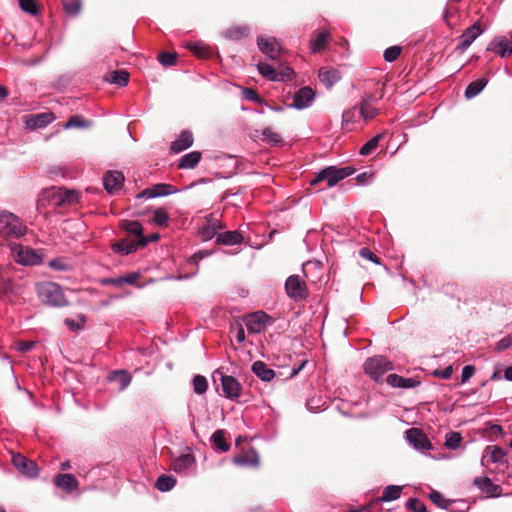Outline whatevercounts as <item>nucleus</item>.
Instances as JSON below:
<instances>
[{
    "mask_svg": "<svg viewBox=\"0 0 512 512\" xmlns=\"http://www.w3.org/2000/svg\"><path fill=\"white\" fill-rule=\"evenodd\" d=\"M36 291L39 299L47 305L62 307L67 304L66 297L61 286L54 282H42L37 284Z\"/></svg>",
    "mask_w": 512,
    "mask_h": 512,
    "instance_id": "1",
    "label": "nucleus"
},
{
    "mask_svg": "<svg viewBox=\"0 0 512 512\" xmlns=\"http://www.w3.org/2000/svg\"><path fill=\"white\" fill-rule=\"evenodd\" d=\"M355 173V169L351 166L337 168L329 166L319 171L316 176L310 180V185L316 186L317 184L326 181V186L331 188L339 181L347 178Z\"/></svg>",
    "mask_w": 512,
    "mask_h": 512,
    "instance_id": "2",
    "label": "nucleus"
},
{
    "mask_svg": "<svg viewBox=\"0 0 512 512\" xmlns=\"http://www.w3.org/2000/svg\"><path fill=\"white\" fill-rule=\"evenodd\" d=\"M27 227L20 218L11 212H0V236L20 238L26 234Z\"/></svg>",
    "mask_w": 512,
    "mask_h": 512,
    "instance_id": "3",
    "label": "nucleus"
},
{
    "mask_svg": "<svg viewBox=\"0 0 512 512\" xmlns=\"http://www.w3.org/2000/svg\"><path fill=\"white\" fill-rule=\"evenodd\" d=\"M363 369L366 375L377 382L382 379L384 374L392 371L394 365L387 357L376 355L364 362Z\"/></svg>",
    "mask_w": 512,
    "mask_h": 512,
    "instance_id": "4",
    "label": "nucleus"
},
{
    "mask_svg": "<svg viewBox=\"0 0 512 512\" xmlns=\"http://www.w3.org/2000/svg\"><path fill=\"white\" fill-rule=\"evenodd\" d=\"M257 69L269 81H287L292 80L295 76L293 69L288 66H281L280 70H277L269 63L259 62Z\"/></svg>",
    "mask_w": 512,
    "mask_h": 512,
    "instance_id": "5",
    "label": "nucleus"
},
{
    "mask_svg": "<svg viewBox=\"0 0 512 512\" xmlns=\"http://www.w3.org/2000/svg\"><path fill=\"white\" fill-rule=\"evenodd\" d=\"M12 465L25 477L35 479L40 474V469L35 461L28 459L20 453L12 454Z\"/></svg>",
    "mask_w": 512,
    "mask_h": 512,
    "instance_id": "6",
    "label": "nucleus"
},
{
    "mask_svg": "<svg viewBox=\"0 0 512 512\" xmlns=\"http://www.w3.org/2000/svg\"><path fill=\"white\" fill-rule=\"evenodd\" d=\"M222 229L223 226L220 220L214 214H209L199 226L198 236L202 241L207 242L214 237L217 238Z\"/></svg>",
    "mask_w": 512,
    "mask_h": 512,
    "instance_id": "7",
    "label": "nucleus"
},
{
    "mask_svg": "<svg viewBox=\"0 0 512 512\" xmlns=\"http://www.w3.org/2000/svg\"><path fill=\"white\" fill-rule=\"evenodd\" d=\"M285 290L288 297L294 301L305 299L308 296L307 286L298 275H291L286 279Z\"/></svg>",
    "mask_w": 512,
    "mask_h": 512,
    "instance_id": "8",
    "label": "nucleus"
},
{
    "mask_svg": "<svg viewBox=\"0 0 512 512\" xmlns=\"http://www.w3.org/2000/svg\"><path fill=\"white\" fill-rule=\"evenodd\" d=\"M12 253L16 262L22 265H37L42 261L41 256L35 250L22 245H14Z\"/></svg>",
    "mask_w": 512,
    "mask_h": 512,
    "instance_id": "9",
    "label": "nucleus"
},
{
    "mask_svg": "<svg viewBox=\"0 0 512 512\" xmlns=\"http://www.w3.org/2000/svg\"><path fill=\"white\" fill-rule=\"evenodd\" d=\"M407 442L416 450L425 452L432 449V444L428 437L418 428H411L405 432Z\"/></svg>",
    "mask_w": 512,
    "mask_h": 512,
    "instance_id": "10",
    "label": "nucleus"
},
{
    "mask_svg": "<svg viewBox=\"0 0 512 512\" xmlns=\"http://www.w3.org/2000/svg\"><path fill=\"white\" fill-rule=\"evenodd\" d=\"M486 50L507 58L512 54V42L504 36H496L488 43Z\"/></svg>",
    "mask_w": 512,
    "mask_h": 512,
    "instance_id": "11",
    "label": "nucleus"
},
{
    "mask_svg": "<svg viewBox=\"0 0 512 512\" xmlns=\"http://www.w3.org/2000/svg\"><path fill=\"white\" fill-rule=\"evenodd\" d=\"M482 33L483 29L478 22L468 27L460 36V43L457 45V50L460 52L466 51Z\"/></svg>",
    "mask_w": 512,
    "mask_h": 512,
    "instance_id": "12",
    "label": "nucleus"
},
{
    "mask_svg": "<svg viewBox=\"0 0 512 512\" xmlns=\"http://www.w3.org/2000/svg\"><path fill=\"white\" fill-rule=\"evenodd\" d=\"M178 190L171 184L159 183L150 188L144 189L139 195V198L153 199L157 197L168 196L175 194Z\"/></svg>",
    "mask_w": 512,
    "mask_h": 512,
    "instance_id": "13",
    "label": "nucleus"
},
{
    "mask_svg": "<svg viewBox=\"0 0 512 512\" xmlns=\"http://www.w3.org/2000/svg\"><path fill=\"white\" fill-rule=\"evenodd\" d=\"M257 45L259 50L272 60L277 59L281 52V47L274 37L264 38L259 36Z\"/></svg>",
    "mask_w": 512,
    "mask_h": 512,
    "instance_id": "14",
    "label": "nucleus"
},
{
    "mask_svg": "<svg viewBox=\"0 0 512 512\" xmlns=\"http://www.w3.org/2000/svg\"><path fill=\"white\" fill-rule=\"evenodd\" d=\"M315 98V92L310 87L300 88L293 97L291 108L302 110L309 107Z\"/></svg>",
    "mask_w": 512,
    "mask_h": 512,
    "instance_id": "15",
    "label": "nucleus"
},
{
    "mask_svg": "<svg viewBox=\"0 0 512 512\" xmlns=\"http://www.w3.org/2000/svg\"><path fill=\"white\" fill-rule=\"evenodd\" d=\"M120 228L128 234L135 236L138 244L141 246H146L149 243V240L143 235V227L140 222L134 220H122Z\"/></svg>",
    "mask_w": 512,
    "mask_h": 512,
    "instance_id": "16",
    "label": "nucleus"
},
{
    "mask_svg": "<svg viewBox=\"0 0 512 512\" xmlns=\"http://www.w3.org/2000/svg\"><path fill=\"white\" fill-rule=\"evenodd\" d=\"M124 175L120 171H108L103 177V185L109 194H113L123 187Z\"/></svg>",
    "mask_w": 512,
    "mask_h": 512,
    "instance_id": "17",
    "label": "nucleus"
},
{
    "mask_svg": "<svg viewBox=\"0 0 512 512\" xmlns=\"http://www.w3.org/2000/svg\"><path fill=\"white\" fill-rule=\"evenodd\" d=\"M222 390L226 398L236 399L241 395V384L233 376H222Z\"/></svg>",
    "mask_w": 512,
    "mask_h": 512,
    "instance_id": "18",
    "label": "nucleus"
},
{
    "mask_svg": "<svg viewBox=\"0 0 512 512\" xmlns=\"http://www.w3.org/2000/svg\"><path fill=\"white\" fill-rule=\"evenodd\" d=\"M53 483L56 487L61 488L66 493H72L79 487V482L73 474L59 473L54 479Z\"/></svg>",
    "mask_w": 512,
    "mask_h": 512,
    "instance_id": "19",
    "label": "nucleus"
},
{
    "mask_svg": "<svg viewBox=\"0 0 512 512\" xmlns=\"http://www.w3.org/2000/svg\"><path fill=\"white\" fill-rule=\"evenodd\" d=\"M506 456V452L499 446H487L481 458V465L486 466L488 462L500 463Z\"/></svg>",
    "mask_w": 512,
    "mask_h": 512,
    "instance_id": "20",
    "label": "nucleus"
},
{
    "mask_svg": "<svg viewBox=\"0 0 512 512\" xmlns=\"http://www.w3.org/2000/svg\"><path fill=\"white\" fill-rule=\"evenodd\" d=\"M386 382L391 387L403 389L415 388L421 384L416 378H405L398 374H389L386 378Z\"/></svg>",
    "mask_w": 512,
    "mask_h": 512,
    "instance_id": "21",
    "label": "nucleus"
},
{
    "mask_svg": "<svg viewBox=\"0 0 512 512\" xmlns=\"http://www.w3.org/2000/svg\"><path fill=\"white\" fill-rule=\"evenodd\" d=\"M318 77L330 89L341 79V73L338 69L332 67H322L319 69Z\"/></svg>",
    "mask_w": 512,
    "mask_h": 512,
    "instance_id": "22",
    "label": "nucleus"
},
{
    "mask_svg": "<svg viewBox=\"0 0 512 512\" xmlns=\"http://www.w3.org/2000/svg\"><path fill=\"white\" fill-rule=\"evenodd\" d=\"M193 134L188 130L180 133L178 138L171 143L170 150L173 153H180L193 145Z\"/></svg>",
    "mask_w": 512,
    "mask_h": 512,
    "instance_id": "23",
    "label": "nucleus"
},
{
    "mask_svg": "<svg viewBox=\"0 0 512 512\" xmlns=\"http://www.w3.org/2000/svg\"><path fill=\"white\" fill-rule=\"evenodd\" d=\"M55 117L51 112L39 113L36 115H30L29 119L26 120V124L29 128H44L54 121Z\"/></svg>",
    "mask_w": 512,
    "mask_h": 512,
    "instance_id": "24",
    "label": "nucleus"
},
{
    "mask_svg": "<svg viewBox=\"0 0 512 512\" xmlns=\"http://www.w3.org/2000/svg\"><path fill=\"white\" fill-rule=\"evenodd\" d=\"M377 99L374 96H367L360 103L359 111L361 116L365 120L374 118L378 114V108L376 107Z\"/></svg>",
    "mask_w": 512,
    "mask_h": 512,
    "instance_id": "25",
    "label": "nucleus"
},
{
    "mask_svg": "<svg viewBox=\"0 0 512 512\" xmlns=\"http://www.w3.org/2000/svg\"><path fill=\"white\" fill-rule=\"evenodd\" d=\"M195 464L194 455L182 454L172 461V468L176 473H186Z\"/></svg>",
    "mask_w": 512,
    "mask_h": 512,
    "instance_id": "26",
    "label": "nucleus"
},
{
    "mask_svg": "<svg viewBox=\"0 0 512 512\" xmlns=\"http://www.w3.org/2000/svg\"><path fill=\"white\" fill-rule=\"evenodd\" d=\"M251 370L260 380L265 382H269L275 377V371L260 360L252 364Z\"/></svg>",
    "mask_w": 512,
    "mask_h": 512,
    "instance_id": "27",
    "label": "nucleus"
},
{
    "mask_svg": "<svg viewBox=\"0 0 512 512\" xmlns=\"http://www.w3.org/2000/svg\"><path fill=\"white\" fill-rule=\"evenodd\" d=\"M267 317L264 312L248 315L245 320L247 329L251 332H260L265 326V318Z\"/></svg>",
    "mask_w": 512,
    "mask_h": 512,
    "instance_id": "28",
    "label": "nucleus"
},
{
    "mask_svg": "<svg viewBox=\"0 0 512 512\" xmlns=\"http://www.w3.org/2000/svg\"><path fill=\"white\" fill-rule=\"evenodd\" d=\"M244 238L242 234L238 231H226L220 232L217 235L216 243L221 245H238L243 242Z\"/></svg>",
    "mask_w": 512,
    "mask_h": 512,
    "instance_id": "29",
    "label": "nucleus"
},
{
    "mask_svg": "<svg viewBox=\"0 0 512 512\" xmlns=\"http://www.w3.org/2000/svg\"><path fill=\"white\" fill-rule=\"evenodd\" d=\"M139 247H142L138 244V241H132L129 239H123L120 242L113 244L112 249L114 252L120 253L122 255H129L136 251Z\"/></svg>",
    "mask_w": 512,
    "mask_h": 512,
    "instance_id": "30",
    "label": "nucleus"
},
{
    "mask_svg": "<svg viewBox=\"0 0 512 512\" xmlns=\"http://www.w3.org/2000/svg\"><path fill=\"white\" fill-rule=\"evenodd\" d=\"M201 160V152L192 151L181 157L178 163L180 169H193Z\"/></svg>",
    "mask_w": 512,
    "mask_h": 512,
    "instance_id": "31",
    "label": "nucleus"
},
{
    "mask_svg": "<svg viewBox=\"0 0 512 512\" xmlns=\"http://www.w3.org/2000/svg\"><path fill=\"white\" fill-rule=\"evenodd\" d=\"M108 380L117 382L119 384V389H126L131 383L132 377L129 372L125 370H117L113 371L108 375Z\"/></svg>",
    "mask_w": 512,
    "mask_h": 512,
    "instance_id": "32",
    "label": "nucleus"
},
{
    "mask_svg": "<svg viewBox=\"0 0 512 512\" xmlns=\"http://www.w3.org/2000/svg\"><path fill=\"white\" fill-rule=\"evenodd\" d=\"M329 34L326 31L315 33L310 41V48L313 53L324 50L328 44Z\"/></svg>",
    "mask_w": 512,
    "mask_h": 512,
    "instance_id": "33",
    "label": "nucleus"
},
{
    "mask_svg": "<svg viewBox=\"0 0 512 512\" xmlns=\"http://www.w3.org/2000/svg\"><path fill=\"white\" fill-rule=\"evenodd\" d=\"M209 255H211V252L210 251H207V250H199L197 251L196 253H194L191 257H189V259L187 260V264L188 265H192V266H195V271L191 274H187V275H180L177 277L178 280H183V279H188L194 275H196L197 271H198V261L201 260V259H204L206 257H208Z\"/></svg>",
    "mask_w": 512,
    "mask_h": 512,
    "instance_id": "34",
    "label": "nucleus"
},
{
    "mask_svg": "<svg viewBox=\"0 0 512 512\" xmlns=\"http://www.w3.org/2000/svg\"><path fill=\"white\" fill-rule=\"evenodd\" d=\"M211 442L220 452H227L230 449V444L225 438V431L222 429H218L212 434Z\"/></svg>",
    "mask_w": 512,
    "mask_h": 512,
    "instance_id": "35",
    "label": "nucleus"
},
{
    "mask_svg": "<svg viewBox=\"0 0 512 512\" xmlns=\"http://www.w3.org/2000/svg\"><path fill=\"white\" fill-rule=\"evenodd\" d=\"M488 80L486 78H481L476 81H472L465 89V97L467 99H472L477 96L487 85Z\"/></svg>",
    "mask_w": 512,
    "mask_h": 512,
    "instance_id": "36",
    "label": "nucleus"
},
{
    "mask_svg": "<svg viewBox=\"0 0 512 512\" xmlns=\"http://www.w3.org/2000/svg\"><path fill=\"white\" fill-rule=\"evenodd\" d=\"M474 484L478 486L482 490H486L493 496H498L501 491V487L499 485H495L489 478H475Z\"/></svg>",
    "mask_w": 512,
    "mask_h": 512,
    "instance_id": "37",
    "label": "nucleus"
},
{
    "mask_svg": "<svg viewBox=\"0 0 512 512\" xmlns=\"http://www.w3.org/2000/svg\"><path fill=\"white\" fill-rule=\"evenodd\" d=\"M402 492V487L397 485H389L384 488L382 496L378 498L381 502H390L397 500Z\"/></svg>",
    "mask_w": 512,
    "mask_h": 512,
    "instance_id": "38",
    "label": "nucleus"
},
{
    "mask_svg": "<svg viewBox=\"0 0 512 512\" xmlns=\"http://www.w3.org/2000/svg\"><path fill=\"white\" fill-rule=\"evenodd\" d=\"M249 33V27L248 26H237L227 29L224 32L225 38L232 40V41H238L244 37H246Z\"/></svg>",
    "mask_w": 512,
    "mask_h": 512,
    "instance_id": "39",
    "label": "nucleus"
},
{
    "mask_svg": "<svg viewBox=\"0 0 512 512\" xmlns=\"http://www.w3.org/2000/svg\"><path fill=\"white\" fill-rule=\"evenodd\" d=\"M233 462L239 466L257 467L259 465V457H258L257 453H255V452H253L251 455L242 454V455L236 456L233 459Z\"/></svg>",
    "mask_w": 512,
    "mask_h": 512,
    "instance_id": "40",
    "label": "nucleus"
},
{
    "mask_svg": "<svg viewBox=\"0 0 512 512\" xmlns=\"http://www.w3.org/2000/svg\"><path fill=\"white\" fill-rule=\"evenodd\" d=\"M176 485V479L170 475H161L158 477L155 487L161 492H168Z\"/></svg>",
    "mask_w": 512,
    "mask_h": 512,
    "instance_id": "41",
    "label": "nucleus"
},
{
    "mask_svg": "<svg viewBox=\"0 0 512 512\" xmlns=\"http://www.w3.org/2000/svg\"><path fill=\"white\" fill-rule=\"evenodd\" d=\"M106 80L112 84L118 85L119 87H124L129 82V73L124 70H117L112 72Z\"/></svg>",
    "mask_w": 512,
    "mask_h": 512,
    "instance_id": "42",
    "label": "nucleus"
},
{
    "mask_svg": "<svg viewBox=\"0 0 512 512\" xmlns=\"http://www.w3.org/2000/svg\"><path fill=\"white\" fill-rule=\"evenodd\" d=\"M261 141L271 145H278L282 143V138L279 133L273 131L270 127H266L262 129Z\"/></svg>",
    "mask_w": 512,
    "mask_h": 512,
    "instance_id": "43",
    "label": "nucleus"
},
{
    "mask_svg": "<svg viewBox=\"0 0 512 512\" xmlns=\"http://www.w3.org/2000/svg\"><path fill=\"white\" fill-rule=\"evenodd\" d=\"M382 134H377L374 137H372L370 140H368L361 148H360V155L367 156L372 154L376 148L379 145L380 140L382 139Z\"/></svg>",
    "mask_w": 512,
    "mask_h": 512,
    "instance_id": "44",
    "label": "nucleus"
},
{
    "mask_svg": "<svg viewBox=\"0 0 512 512\" xmlns=\"http://www.w3.org/2000/svg\"><path fill=\"white\" fill-rule=\"evenodd\" d=\"M170 220L169 214L164 208H158L153 213V223L163 227L167 226Z\"/></svg>",
    "mask_w": 512,
    "mask_h": 512,
    "instance_id": "45",
    "label": "nucleus"
},
{
    "mask_svg": "<svg viewBox=\"0 0 512 512\" xmlns=\"http://www.w3.org/2000/svg\"><path fill=\"white\" fill-rule=\"evenodd\" d=\"M192 385L194 392L198 395L204 394L208 388L207 379L202 375H195L193 377Z\"/></svg>",
    "mask_w": 512,
    "mask_h": 512,
    "instance_id": "46",
    "label": "nucleus"
},
{
    "mask_svg": "<svg viewBox=\"0 0 512 512\" xmlns=\"http://www.w3.org/2000/svg\"><path fill=\"white\" fill-rule=\"evenodd\" d=\"M78 200V192L75 190H65L58 192V204L74 203Z\"/></svg>",
    "mask_w": 512,
    "mask_h": 512,
    "instance_id": "47",
    "label": "nucleus"
},
{
    "mask_svg": "<svg viewBox=\"0 0 512 512\" xmlns=\"http://www.w3.org/2000/svg\"><path fill=\"white\" fill-rule=\"evenodd\" d=\"M462 437L458 432H449L445 437V446L449 449H457L460 446Z\"/></svg>",
    "mask_w": 512,
    "mask_h": 512,
    "instance_id": "48",
    "label": "nucleus"
},
{
    "mask_svg": "<svg viewBox=\"0 0 512 512\" xmlns=\"http://www.w3.org/2000/svg\"><path fill=\"white\" fill-rule=\"evenodd\" d=\"M429 498L435 505L442 509H447L450 505V501L445 499L444 496L438 491L433 490L429 494Z\"/></svg>",
    "mask_w": 512,
    "mask_h": 512,
    "instance_id": "49",
    "label": "nucleus"
},
{
    "mask_svg": "<svg viewBox=\"0 0 512 512\" xmlns=\"http://www.w3.org/2000/svg\"><path fill=\"white\" fill-rule=\"evenodd\" d=\"M87 127H90V123L88 121L83 120L79 116H72L64 125L65 129Z\"/></svg>",
    "mask_w": 512,
    "mask_h": 512,
    "instance_id": "50",
    "label": "nucleus"
},
{
    "mask_svg": "<svg viewBox=\"0 0 512 512\" xmlns=\"http://www.w3.org/2000/svg\"><path fill=\"white\" fill-rule=\"evenodd\" d=\"M20 8L30 14L36 15L38 13V5L35 0H19Z\"/></svg>",
    "mask_w": 512,
    "mask_h": 512,
    "instance_id": "51",
    "label": "nucleus"
},
{
    "mask_svg": "<svg viewBox=\"0 0 512 512\" xmlns=\"http://www.w3.org/2000/svg\"><path fill=\"white\" fill-rule=\"evenodd\" d=\"M401 54L400 46H391L384 51L383 57L385 61L391 63L394 62Z\"/></svg>",
    "mask_w": 512,
    "mask_h": 512,
    "instance_id": "52",
    "label": "nucleus"
},
{
    "mask_svg": "<svg viewBox=\"0 0 512 512\" xmlns=\"http://www.w3.org/2000/svg\"><path fill=\"white\" fill-rule=\"evenodd\" d=\"M406 508L413 512H427L426 506L417 498H410L406 502Z\"/></svg>",
    "mask_w": 512,
    "mask_h": 512,
    "instance_id": "53",
    "label": "nucleus"
},
{
    "mask_svg": "<svg viewBox=\"0 0 512 512\" xmlns=\"http://www.w3.org/2000/svg\"><path fill=\"white\" fill-rule=\"evenodd\" d=\"M158 61L163 66H172L176 63V54L167 51L161 52L158 55Z\"/></svg>",
    "mask_w": 512,
    "mask_h": 512,
    "instance_id": "54",
    "label": "nucleus"
},
{
    "mask_svg": "<svg viewBox=\"0 0 512 512\" xmlns=\"http://www.w3.org/2000/svg\"><path fill=\"white\" fill-rule=\"evenodd\" d=\"M64 323L71 331H80L84 328L85 317L81 315L80 321L67 318L65 319Z\"/></svg>",
    "mask_w": 512,
    "mask_h": 512,
    "instance_id": "55",
    "label": "nucleus"
},
{
    "mask_svg": "<svg viewBox=\"0 0 512 512\" xmlns=\"http://www.w3.org/2000/svg\"><path fill=\"white\" fill-rule=\"evenodd\" d=\"M65 12L68 15L75 16L81 10V3L78 0H72L64 4Z\"/></svg>",
    "mask_w": 512,
    "mask_h": 512,
    "instance_id": "56",
    "label": "nucleus"
},
{
    "mask_svg": "<svg viewBox=\"0 0 512 512\" xmlns=\"http://www.w3.org/2000/svg\"><path fill=\"white\" fill-rule=\"evenodd\" d=\"M512 348V334H509L500 339L495 346L496 351H503Z\"/></svg>",
    "mask_w": 512,
    "mask_h": 512,
    "instance_id": "57",
    "label": "nucleus"
},
{
    "mask_svg": "<svg viewBox=\"0 0 512 512\" xmlns=\"http://www.w3.org/2000/svg\"><path fill=\"white\" fill-rule=\"evenodd\" d=\"M49 267L56 271H66L69 269V265L62 258H56L49 262Z\"/></svg>",
    "mask_w": 512,
    "mask_h": 512,
    "instance_id": "58",
    "label": "nucleus"
},
{
    "mask_svg": "<svg viewBox=\"0 0 512 512\" xmlns=\"http://www.w3.org/2000/svg\"><path fill=\"white\" fill-rule=\"evenodd\" d=\"M243 96L248 101H252V102H256V103L262 102L261 97L253 89H249V88L244 89Z\"/></svg>",
    "mask_w": 512,
    "mask_h": 512,
    "instance_id": "59",
    "label": "nucleus"
},
{
    "mask_svg": "<svg viewBox=\"0 0 512 512\" xmlns=\"http://www.w3.org/2000/svg\"><path fill=\"white\" fill-rule=\"evenodd\" d=\"M474 373H475V367L473 365L464 366L462 369V374H461L462 383H465L470 378H472Z\"/></svg>",
    "mask_w": 512,
    "mask_h": 512,
    "instance_id": "60",
    "label": "nucleus"
},
{
    "mask_svg": "<svg viewBox=\"0 0 512 512\" xmlns=\"http://www.w3.org/2000/svg\"><path fill=\"white\" fill-rule=\"evenodd\" d=\"M100 283L104 286L122 287L121 276L115 278H103Z\"/></svg>",
    "mask_w": 512,
    "mask_h": 512,
    "instance_id": "61",
    "label": "nucleus"
},
{
    "mask_svg": "<svg viewBox=\"0 0 512 512\" xmlns=\"http://www.w3.org/2000/svg\"><path fill=\"white\" fill-rule=\"evenodd\" d=\"M452 373H453V369L451 366H448V367H445L444 369L442 370H435L434 371V375L441 378V379H449L451 378L452 376Z\"/></svg>",
    "mask_w": 512,
    "mask_h": 512,
    "instance_id": "62",
    "label": "nucleus"
},
{
    "mask_svg": "<svg viewBox=\"0 0 512 512\" xmlns=\"http://www.w3.org/2000/svg\"><path fill=\"white\" fill-rule=\"evenodd\" d=\"M359 253L363 258L368 259L374 263H379V258L368 248H362Z\"/></svg>",
    "mask_w": 512,
    "mask_h": 512,
    "instance_id": "63",
    "label": "nucleus"
},
{
    "mask_svg": "<svg viewBox=\"0 0 512 512\" xmlns=\"http://www.w3.org/2000/svg\"><path fill=\"white\" fill-rule=\"evenodd\" d=\"M232 332L235 333V339L237 340L238 343H243L245 341V331H244V328L241 324H238L233 330Z\"/></svg>",
    "mask_w": 512,
    "mask_h": 512,
    "instance_id": "64",
    "label": "nucleus"
}]
</instances>
